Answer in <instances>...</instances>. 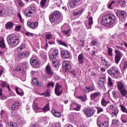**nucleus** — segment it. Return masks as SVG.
<instances>
[{
	"label": "nucleus",
	"instance_id": "obj_60",
	"mask_svg": "<svg viewBox=\"0 0 127 127\" xmlns=\"http://www.w3.org/2000/svg\"><path fill=\"white\" fill-rule=\"evenodd\" d=\"M89 90H90V91H94V90L95 89V85H90L89 87Z\"/></svg>",
	"mask_w": 127,
	"mask_h": 127
},
{
	"label": "nucleus",
	"instance_id": "obj_19",
	"mask_svg": "<svg viewBox=\"0 0 127 127\" xmlns=\"http://www.w3.org/2000/svg\"><path fill=\"white\" fill-rule=\"evenodd\" d=\"M100 96H102V94H101L100 92L98 91L92 93L90 95V98L91 100H94V99H96V98H97V97H100Z\"/></svg>",
	"mask_w": 127,
	"mask_h": 127
},
{
	"label": "nucleus",
	"instance_id": "obj_21",
	"mask_svg": "<svg viewBox=\"0 0 127 127\" xmlns=\"http://www.w3.org/2000/svg\"><path fill=\"white\" fill-rule=\"evenodd\" d=\"M97 125L99 127H109V123L107 122H104V123H101V121H97Z\"/></svg>",
	"mask_w": 127,
	"mask_h": 127
},
{
	"label": "nucleus",
	"instance_id": "obj_44",
	"mask_svg": "<svg viewBox=\"0 0 127 127\" xmlns=\"http://www.w3.org/2000/svg\"><path fill=\"white\" fill-rule=\"evenodd\" d=\"M18 124H19V125H24L26 122L22 118H20V119L18 120Z\"/></svg>",
	"mask_w": 127,
	"mask_h": 127
},
{
	"label": "nucleus",
	"instance_id": "obj_20",
	"mask_svg": "<svg viewBox=\"0 0 127 127\" xmlns=\"http://www.w3.org/2000/svg\"><path fill=\"white\" fill-rule=\"evenodd\" d=\"M77 61L78 64H82L84 63V55H83V54H80L78 55Z\"/></svg>",
	"mask_w": 127,
	"mask_h": 127
},
{
	"label": "nucleus",
	"instance_id": "obj_33",
	"mask_svg": "<svg viewBox=\"0 0 127 127\" xmlns=\"http://www.w3.org/2000/svg\"><path fill=\"white\" fill-rule=\"evenodd\" d=\"M119 114V109L118 107L114 108V110L112 111V116H117Z\"/></svg>",
	"mask_w": 127,
	"mask_h": 127
},
{
	"label": "nucleus",
	"instance_id": "obj_36",
	"mask_svg": "<svg viewBox=\"0 0 127 127\" xmlns=\"http://www.w3.org/2000/svg\"><path fill=\"white\" fill-rule=\"evenodd\" d=\"M24 48H25V44H24L23 43H22L20 45V46L17 48V51H18V52L21 51V50L22 49H24Z\"/></svg>",
	"mask_w": 127,
	"mask_h": 127
},
{
	"label": "nucleus",
	"instance_id": "obj_51",
	"mask_svg": "<svg viewBox=\"0 0 127 127\" xmlns=\"http://www.w3.org/2000/svg\"><path fill=\"white\" fill-rule=\"evenodd\" d=\"M88 24L89 25L93 24V17H91L88 19Z\"/></svg>",
	"mask_w": 127,
	"mask_h": 127
},
{
	"label": "nucleus",
	"instance_id": "obj_26",
	"mask_svg": "<svg viewBox=\"0 0 127 127\" xmlns=\"http://www.w3.org/2000/svg\"><path fill=\"white\" fill-rule=\"evenodd\" d=\"M53 38V36L51 34H47L45 35L46 41L47 42V40H50ZM46 45L47 46V42H46Z\"/></svg>",
	"mask_w": 127,
	"mask_h": 127
},
{
	"label": "nucleus",
	"instance_id": "obj_23",
	"mask_svg": "<svg viewBox=\"0 0 127 127\" xmlns=\"http://www.w3.org/2000/svg\"><path fill=\"white\" fill-rule=\"evenodd\" d=\"M20 106V104L19 103V101H17L12 105L11 109L14 110H17Z\"/></svg>",
	"mask_w": 127,
	"mask_h": 127
},
{
	"label": "nucleus",
	"instance_id": "obj_64",
	"mask_svg": "<svg viewBox=\"0 0 127 127\" xmlns=\"http://www.w3.org/2000/svg\"><path fill=\"white\" fill-rule=\"evenodd\" d=\"M127 63H125L124 64V66L123 67V70H127Z\"/></svg>",
	"mask_w": 127,
	"mask_h": 127
},
{
	"label": "nucleus",
	"instance_id": "obj_48",
	"mask_svg": "<svg viewBox=\"0 0 127 127\" xmlns=\"http://www.w3.org/2000/svg\"><path fill=\"white\" fill-rule=\"evenodd\" d=\"M97 113L98 114H100V113H102V112H104V110L101 107H97Z\"/></svg>",
	"mask_w": 127,
	"mask_h": 127
},
{
	"label": "nucleus",
	"instance_id": "obj_38",
	"mask_svg": "<svg viewBox=\"0 0 127 127\" xmlns=\"http://www.w3.org/2000/svg\"><path fill=\"white\" fill-rule=\"evenodd\" d=\"M40 96H45V97H49L50 96V92L49 90L46 91L45 93H42L40 94Z\"/></svg>",
	"mask_w": 127,
	"mask_h": 127
},
{
	"label": "nucleus",
	"instance_id": "obj_37",
	"mask_svg": "<svg viewBox=\"0 0 127 127\" xmlns=\"http://www.w3.org/2000/svg\"><path fill=\"white\" fill-rule=\"evenodd\" d=\"M99 82H102L106 83V75L104 74L102 75L100 78Z\"/></svg>",
	"mask_w": 127,
	"mask_h": 127
},
{
	"label": "nucleus",
	"instance_id": "obj_6",
	"mask_svg": "<svg viewBox=\"0 0 127 127\" xmlns=\"http://www.w3.org/2000/svg\"><path fill=\"white\" fill-rule=\"evenodd\" d=\"M117 84L118 88L119 89L122 96L123 97H126L127 94V90L125 86V85H124V83L121 81H119L117 82Z\"/></svg>",
	"mask_w": 127,
	"mask_h": 127
},
{
	"label": "nucleus",
	"instance_id": "obj_56",
	"mask_svg": "<svg viewBox=\"0 0 127 127\" xmlns=\"http://www.w3.org/2000/svg\"><path fill=\"white\" fill-rule=\"evenodd\" d=\"M25 35H27V36H33V33L29 32H25Z\"/></svg>",
	"mask_w": 127,
	"mask_h": 127
},
{
	"label": "nucleus",
	"instance_id": "obj_11",
	"mask_svg": "<svg viewBox=\"0 0 127 127\" xmlns=\"http://www.w3.org/2000/svg\"><path fill=\"white\" fill-rule=\"evenodd\" d=\"M35 14V8L33 7H29L28 12L26 13L27 16H32L33 14Z\"/></svg>",
	"mask_w": 127,
	"mask_h": 127
},
{
	"label": "nucleus",
	"instance_id": "obj_27",
	"mask_svg": "<svg viewBox=\"0 0 127 127\" xmlns=\"http://www.w3.org/2000/svg\"><path fill=\"white\" fill-rule=\"evenodd\" d=\"M0 47L3 49L6 47L5 44H4V40L2 38L0 40Z\"/></svg>",
	"mask_w": 127,
	"mask_h": 127
},
{
	"label": "nucleus",
	"instance_id": "obj_16",
	"mask_svg": "<svg viewBox=\"0 0 127 127\" xmlns=\"http://www.w3.org/2000/svg\"><path fill=\"white\" fill-rule=\"evenodd\" d=\"M33 109L36 113H41V108L38 106V104L36 102H34L33 104Z\"/></svg>",
	"mask_w": 127,
	"mask_h": 127
},
{
	"label": "nucleus",
	"instance_id": "obj_58",
	"mask_svg": "<svg viewBox=\"0 0 127 127\" xmlns=\"http://www.w3.org/2000/svg\"><path fill=\"white\" fill-rule=\"evenodd\" d=\"M15 91L18 95H19L20 96H22L23 93L22 92H18V88L17 87L15 88Z\"/></svg>",
	"mask_w": 127,
	"mask_h": 127
},
{
	"label": "nucleus",
	"instance_id": "obj_32",
	"mask_svg": "<svg viewBox=\"0 0 127 127\" xmlns=\"http://www.w3.org/2000/svg\"><path fill=\"white\" fill-rule=\"evenodd\" d=\"M108 105V102L106 101V99L103 98L101 100V106L102 107H107Z\"/></svg>",
	"mask_w": 127,
	"mask_h": 127
},
{
	"label": "nucleus",
	"instance_id": "obj_3",
	"mask_svg": "<svg viewBox=\"0 0 127 127\" xmlns=\"http://www.w3.org/2000/svg\"><path fill=\"white\" fill-rule=\"evenodd\" d=\"M7 41L8 44L13 47L17 46L19 44V39L14 34L8 35L7 38Z\"/></svg>",
	"mask_w": 127,
	"mask_h": 127
},
{
	"label": "nucleus",
	"instance_id": "obj_28",
	"mask_svg": "<svg viewBox=\"0 0 127 127\" xmlns=\"http://www.w3.org/2000/svg\"><path fill=\"white\" fill-rule=\"evenodd\" d=\"M49 104H47L44 108L41 109V111L40 112L41 113L42 112V111H43L44 113H46V112L49 111Z\"/></svg>",
	"mask_w": 127,
	"mask_h": 127
},
{
	"label": "nucleus",
	"instance_id": "obj_45",
	"mask_svg": "<svg viewBox=\"0 0 127 127\" xmlns=\"http://www.w3.org/2000/svg\"><path fill=\"white\" fill-rule=\"evenodd\" d=\"M59 44L60 45H63V46H65V47H68V45H67V44L65 42L62 41H58Z\"/></svg>",
	"mask_w": 127,
	"mask_h": 127
},
{
	"label": "nucleus",
	"instance_id": "obj_25",
	"mask_svg": "<svg viewBox=\"0 0 127 127\" xmlns=\"http://www.w3.org/2000/svg\"><path fill=\"white\" fill-rule=\"evenodd\" d=\"M13 26V23H12L11 21L8 22L6 24H5V28L6 29H9L11 28Z\"/></svg>",
	"mask_w": 127,
	"mask_h": 127
},
{
	"label": "nucleus",
	"instance_id": "obj_52",
	"mask_svg": "<svg viewBox=\"0 0 127 127\" xmlns=\"http://www.w3.org/2000/svg\"><path fill=\"white\" fill-rule=\"evenodd\" d=\"M84 43H85V41L84 40H80L79 43V45L80 47H84Z\"/></svg>",
	"mask_w": 127,
	"mask_h": 127
},
{
	"label": "nucleus",
	"instance_id": "obj_62",
	"mask_svg": "<svg viewBox=\"0 0 127 127\" xmlns=\"http://www.w3.org/2000/svg\"><path fill=\"white\" fill-rule=\"evenodd\" d=\"M115 108L116 107H114L113 105H110L109 106V110H110V111H114Z\"/></svg>",
	"mask_w": 127,
	"mask_h": 127
},
{
	"label": "nucleus",
	"instance_id": "obj_57",
	"mask_svg": "<svg viewBox=\"0 0 127 127\" xmlns=\"http://www.w3.org/2000/svg\"><path fill=\"white\" fill-rule=\"evenodd\" d=\"M84 91L86 92V93H89L91 92V90H90V88L89 87H85L84 88Z\"/></svg>",
	"mask_w": 127,
	"mask_h": 127
},
{
	"label": "nucleus",
	"instance_id": "obj_13",
	"mask_svg": "<svg viewBox=\"0 0 127 127\" xmlns=\"http://www.w3.org/2000/svg\"><path fill=\"white\" fill-rule=\"evenodd\" d=\"M27 25L30 28H37L38 26V22H28Z\"/></svg>",
	"mask_w": 127,
	"mask_h": 127
},
{
	"label": "nucleus",
	"instance_id": "obj_9",
	"mask_svg": "<svg viewBox=\"0 0 127 127\" xmlns=\"http://www.w3.org/2000/svg\"><path fill=\"white\" fill-rule=\"evenodd\" d=\"M94 109L93 108H84L83 110V113L85 115L87 118H90L94 115Z\"/></svg>",
	"mask_w": 127,
	"mask_h": 127
},
{
	"label": "nucleus",
	"instance_id": "obj_30",
	"mask_svg": "<svg viewBox=\"0 0 127 127\" xmlns=\"http://www.w3.org/2000/svg\"><path fill=\"white\" fill-rule=\"evenodd\" d=\"M105 82L99 81L98 86L100 89H105Z\"/></svg>",
	"mask_w": 127,
	"mask_h": 127
},
{
	"label": "nucleus",
	"instance_id": "obj_17",
	"mask_svg": "<svg viewBox=\"0 0 127 127\" xmlns=\"http://www.w3.org/2000/svg\"><path fill=\"white\" fill-rule=\"evenodd\" d=\"M70 62L69 61H65L63 63V67L65 68V71H68V70H70L71 67L69 66Z\"/></svg>",
	"mask_w": 127,
	"mask_h": 127
},
{
	"label": "nucleus",
	"instance_id": "obj_59",
	"mask_svg": "<svg viewBox=\"0 0 127 127\" xmlns=\"http://www.w3.org/2000/svg\"><path fill=\"white\" fill-rule=\"evenodd\" d=\"M13 14V12L12 11V10H9L8 11L7 14L8 15H9V16H11V15H12Z\"/></svg>",
	"mask_w": 127,
	"mask_h": 127
},
{
	"label": "nucleus",
	"instance_id": "obj_61",
	"mask_svg": "<svg viewBox=\"0 0 127 127\" xmlns=\"http://www.w3.org/2000/svg\"><path fill=\"white\" fill-rule=\"evenodd\" d=\"M18 4L20 5V6H23V5H24V3H23V2H22V1L20 0H18Z\"/></svg>",
	"mask_w": 127,
	"mask_h": 127
},
{
	"label": "nucleus",
	"instance_id": "obj_49",
	"mask_svg": "<svg viewBox=\"0 0 127 127\" xmlns=\"http://www.w3.org/2000/svg\"><path fill=\"white\" fill-rule=\"evenodd\" d=\"M1 90H2V89L1 88H0V100H4L5 99H6V97H2V93L1 92Z\"/></svg>",
	"mask_w": 127,
	"mask_h": 127
},
{
	"label": "nucleus",
	"instance_id": "obj_14",
	"mask_svg": "<svg viewBox=\"0 0 127 127\" xmlns=\"http://www.w3.org/2000/svg\"><path fill=\"white\" fill-rule=\"evenodd\" d=\"M61 54L63 58L68 59V58H70V53H69L68 51H61Z\"/></svg>",
	"mask_w": 127,
	"mask_h": 127
},
{
	"label": "nucleus",
	"instance_id": "obj_10",
	"mask_svg": "<svg viewBox=\"0 0 127 127\" xmlns=\"http://www.w3.org/2000/svg\"><path fill=\"white\" fill-rule=\"evenodd\" d=\"M61 85H59V83L57 82L56 84V87L55 88V93L57 96H61L62 95V89Z\"/></svg>",
	"mask_w": 127,
	"mask_h": 127
},
{
	"label": "nucleus",
	"instance_id": "obj_15",
	"mask_svg": "<svg viewBox=\"0 0 127 127\" xmlns=\"http://www.w3.org/2000/svg\"><path fill=\"white\" fill-rule=\"evenodd\" d=\"M46 72L48 75H50V76L54 75V72H53V70L51 69V67L49 65H47L46 67Z\"/></svg>",
	"mask_w": 127,
	"mask_h": 127
},
{
	"label": "nucleus",
	"instance_id": "obj_4",
	"mask_svg": "<svg viewBox=\"0 0 127 127\" xmlns=\"http://www.w3.org/2000/svg\"><path fill=\"white\" fill-rule=\"evenodd\" d=\"M61 16V13L59 11H55L49 15L51 22H56Z\"/></svg>",
	"mask_w": 127,
	"mask_h": 127
},
{
	"label": "nucleus",
	"instance_id": "obj_42",
	"mask_svg": "<svg viewBox=\"0 0 127 127\" xmlns=\"http://www.w3.org/2000/svg\"><path fill=\"white\" fill-rule=\"evenodd\" d=\"M46 1H47V0H41L40 2V6L42 7L45 6V4H46Z\"/></svg>",
	"mask_w": 127,
	"mask_h": 127
},
{
	"label": "nucleus",
	"instance_id": "obj_54",
	"mask_svg": "<svg viewBox=\"0 0 127 127\" xmlns=\"http://www.w3.org/2000/svg\"><path fill=\"white\" fill-rule=\"evenodd\" d=\"M54 85H55V83H54V82H50L48 84L47 87L48 88H49V87H51L52 86V88H53V87H54Z\"/></svg>",
	"mask_w": 127,
	"mask_h": 127
},
{
	"label": "nucleus",
	"instance_id": "obj_63",
	"mask_svg": "<svg viewBox=\"0 0 127 127\" xmlns=\"http://www.w3.org/2000/svg\"><path fill=\"white\" fill-rule=\"evenodd\" d=\"M32 82L34 84V85H37V83L38 82V81H37V78L33 79Z\"/></svg>",
	"mask_w": 127,
	"mask_h": 127
},
{
	"label": "nucleus",
	"instance_id": "obj_24",
	"mask_svg": "<svg viewBox=\"0 0 127 127\" xmlns=\"http://www.w3.org/2000/svg\"><path fill=\"white\" fill-rule=\"evenodd\" d=\"M52 113L53 115H54V117H56V118H60L61 117V113L59 112L56 111L55 109H53L52 110Z\"/></svg>",
	"mask_w": 127,
	"mask_h": 127
},
{
	"label": "nucleus",
	"instance_id": "obj_40",
	"mask_svg": "<svg viewBox=\"0 0 127 127\" xmlns=\"http://www.w3.org/2000/svg\"><path fill=\"white\" fill-rule=\"evenodd\" d=\"M91 44L92 46H97L99 44V42H98V40H94L91 42Z\"/></svg>",
	"mask_w": 127,
	"mask_h": 127
},
{
	"label": "nucleus",
	"instance_id": "obj_1",
	"mask_svg": "<svg viewBox=\"0 0 127 127\" xmlns=\"http://www.w3.org/2000/svg\"><path fill=\"white\" fill-rule=\"evenodd\" d=\"M115 20H116V16L109 14L105 15L102 17L101 23L105 26H110L115 23Z\"/></svg>",
	"mask_w": 127,
	"mask_h": 127
},
{
	"label": "nucleus",
	"instance_id": "obj_47",
	"mask_svg": "<svg viewBox=\"0 0 127 127\" xmlns=\"http://www.w3.org/2000/svg\"><path fill=\"white\" fill-rule=\"evenodd\" d=\"M5 14V10L4 9H0V16H2Z\"/></svg>",
	"mask_w": 127,
	"mask_h": 127
},
{
	"label": "nucleus",
	"instance_id": "obj_39",
	"mask_svg": "<svg viewBox=\"0 0 127 127\" xmlns=\"http://www.w3.org/2000/svg\"><path fill=\"white\" fill-rule=\"evenodd\" d=\"M108 55L109 56H113V49L110 47H108Z\"/></svg>",
	"mask_w": 127,
	"mask_h": 127
},
{
	"label": "nucleus",
	"instance_id": "obj_7",
	"mask_svg": "<svg viewBox=\"0 0 127 127\" xmlns=\"http://www.w3.org/2000/svg\"><path fill=\"white\" fill-rule=\"evenodd\" d=\"M115 62L116 64L120 63V61L122 59V57H123V53L122 52L119 51V50H115Z\"/></svg>",
	"mask_w": 127,
	"mask_h": 127
},
{
	"label": "nucleus",
	"instance_id": "obj_12",
	"mask_svg": "<svg viewBox=\"0 0 127 127\" xmlns=\"http://www.w3.org/2000/svg\"><path fill=\"white\" fill-rule=\"evenodd\" d=\"M116 14L119 17V18H120L121 19H123V18H125L126 17V12L124 10L121 11H118L117 12Z\"/></svg>",
	"mask_w": 127,
	"mask_h": 127
},
{
	"label": "nucleus",
	"instance_id": "obj_35",
	"mask_svg": "<svg viewBox=\"0 0 127 127\" xmlns=\"http://www.w3.org/2000/svg\"><path fill=\"white\" fill-rule=\"evenodd\" d=\"M120 108H121V110L123 113L127 114V108H126V106H125V105L120 104Z\"/></svg>",
	"mask_w": 127,
	"mask_h": 127
},
{
	"label": "nucleus",
	"instance_id": "obj_55",
	"mask_svg": "<svg viewBox=\"0 0 127 127\" xmlns=\"http://www.w3.org/2000/svg\"><path fill=\"white\" fill-rule=\"evenodd\" d=\"M64 33L65 34H66V35L67 36H70V34H69V32H70V30L68 29L66 31L64 30L63 31Z\"/></svg>",
	"mask_w": 127,
	"mask_h": 127
},
{
	"label": "nucleus",
	"instance_id": "obj_18",
	"mask_svg": "<svg viewBox=\"0 0 127 127\" xmlns=\"http://www.w3.org/2000/svg\"><path fill=\"white\" fill-rule=\"evenodd\" d=\"M120 92L117 90L112 91V96L115 100H118L120 98Z\"/></svg>",
	"mask_w": 127,
	"mask_h": 127
},
{
	"label": "nucleus",
	"instance_id": "obj_8",
	"mask_svg": "<svg viewBox=\"0 0 127 127\" xmlns=\"http://www.w3.org/2000/svg\"><path fill=\"white\" fill-rule=\"evenodd\" d=\"M30 63L32 66H33V67L38 68V67H39L40 62L39 61L37 57H33L31 58Z\"/></svg>",
	"mask_w": 127,
	"mask_h": 127
},
{
	"label": "nucleus",
	"instance_id": "obj_2",
	"mask_svg": "<svg viewBox=\"0 0 127 127\" xmlns=\"http://www.w3.org/2000/svg\"><path fill=\"white\" fill-rule=\"evenodd\" d=\"M59 51L57 49H54L53 53L50 54V59L53 62V67H57L60 62V58L59 57Z\"/></svg>",
	"mask_w": 127,
	"mask_h": 127
},
{
	"label": "nucleus",
	"instance_id": "obj_50",
	"mask_svg": "<svg viewBox=\"0 0 127 127\" xmlns=\"http://www.w3.org/2000/svg\"><path fill=\"white\" fill-rule=\"evenodd\" d=\"M23 57H27L29 56V52H22Z\"/></svg>",
	"mask_w": 127,
	"mask_h": 127
},
{
	"label": "nucleus",
	"instance_id": "obj_22",
	"mask_svg": "<svg viewBox=\"0 0 127 127\" xmlns=\"http://www.w3.org/2000/svg\"><path fill=\"white\" fill-rule=\"evenodd\" d=\"M79 1H80V0H71L69 3L70 6L75 7L78 4Z\"/></svg>",
	"mask_w": 127,
	"mask_h": 127
},
{
	"label": "nucleus",
	"instance_id": "obj_29",
	"mask_svg": "<svg viewBox=\"0 0 127 127\" xmlns=\"http://www.w3.org/2000/svg\"><path fill=\"white\" fill-rule=\"evenodd\" d=\"M0 85L3 88L7 87V89H8V90H10L9 86L8 85L7 83H6V81H1Z\"/></svg>",
	"mask_w": 127,
	"mask_h": 127
},
{
	"label": "nucleus",
	"instance_id": "obj_5",
	"mask_svg": "<svg viewBox=\"0 0 127 127\" xmlns=\"http://www.w3.org/2000/svg\"><path fill=\"white\" fill-rule=\"evenodd\" d=\"M107 73L112 77H114L116 78L117 76L120 75V71L119 70V68L117 66L111 67L108 70Z\"/></svg>",
	"mask_w": 127,
	"mask_h": 127
},
{
	"label": "nucleus",
	"instance_id": "obj_46",
	"mask_svg": "<svg viewBox=\"0 0 127 127\" xmlns=\"http://www.w3.org/2000/svg\"><path fill=\"white\" fill-rule=\"evenodd\" d=\"M82 12H83V9H81V10H80L79 11L73 12V15L74 16H75V15H79V14H80V13H82Z\"/></svg>",
	"mask_w": 127,
	"mask_h": 127
},
{
	"label": "nucleus",
	"instance_id": "obj_43",
	"mask_svg": "<svg viewBox=\"0 0 127 127\" xmlns=\"http://www.w3.org/2000/svg\"><path fill=\"white\" fill-rule=\"evenodd\" d=\"M112 124H113L114 125H116L118 127H119L120 126V124L119 123V120H116V119L113 120H112Z\"/></svg>",
	"mask_w": 127,
	"mask_h": 127
},
{
	"label": "nucleus",
	"instance_id": "obj_34",
	"mask_svg": "<svg viewBox=\"0 0 127 127\" xmlns=\"http://www.w3.org/2000/svg\"><path fill=\"white\" fill-rule=\"evenodd\" d=\"M108 87H113L114 86V82H113V80L111 77L108 78Z\"/></svg>",
	"mask_w": 127,
	"mask_h": 127
},
{
	"label": "nucleus",
	"instance_id": "obj_41",
	"mask_svg": "<svg viewBox=\"0 0 127 127\" xmlns=\"http://www.w3.org/2000/svg\"><path fill=\"white\" fill-rule=\"evenodd\" d=\"M7 125L11 127H17V124L15 123H8Z\"/></svg>",
	"mask_w": 127,
	"mask_h": 127
},
{
	"label": "nucleus",
	"instance_id": "obj_53",
	"mask_svg": "<svg viewBox=\"0 0 127 127\" xmlns=\"http://www.w3.org/2000/svg\"><path fill=\"white\" fill-rule=\"evenodd\" d=\"M17 58H22V57H23V55L22 54V52H19L17 54Z\"/></svg>",
	"mask_w": 127,
	"mask_h": 127
},
{
	"label": "nucleus",
	"instance_id": "obj_31",
	"mask_svg": "<svg viewBox=\"0 0 127 127\" xmlns=\"http://www.w3.org/2000/svg\"><path fill=\"white\" fill-rule=\"evenodd\" d=\"M117 2L120 4L121 6H125L126 3H127L126 0H118Z\"/></svg>",
	"mask_w": 127,
	"mask_h": 127
}]
</instances>
